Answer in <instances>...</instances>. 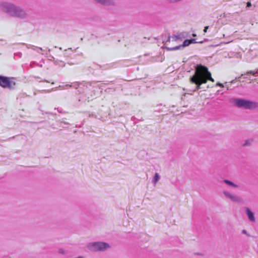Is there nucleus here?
<instances>
[{
  "label": "nucleus",
  "mask_w": 258,
  "mask_h": 258,
  "mask_svg": "<svg viewBox=\"0 0 258 258\" xmlns=\"http://www.w3.org/2000/svg\"><path fill=\"white\" fill-rule=\"evenodd\" d=\"M208 80L213 82H214V80L212 78L211 74L208 71V68L201 64L197 65L196 68L195 74L189 78L190 82L197 85L193 92L200 89L201 85L206 83Z\"/></svg>",
  "instance_id": "1"
},
{
  "label": "nucleus",
  "mask_w": 258,
  "mask_h": 258,
  "mask_svg": "<svg viewBox=\"0 0 258 258\" xmlns=\"http://www.w3.org/2000/svg\"><path fill=\"white\" fill-rule=\"evenodd\" d=\"M0 12L20 19H24L28 17L26 12L21 7L7 1L0 2Z\"/></svg>",
  "instance_id": "2"
},
{
  "label": "nucleus",
  "mask_w": 258,
  "mask_h": 258,
  "mask_svg": "<svg viewBox=\"0 0 258 258\" xmlns=\"http://www.w3.org/2000/svg\"><path fill=\"white\" fill-rule=\"evenodd\" d=\"M234 105L238 107L248 110L258 108V102L245 99L235 98L233 99Z\"/></svg>",
  "instance_id": "3"
},
{
  "label": "nucleus",
  "mask_w": 258,
  "mask_h": 258,
  "mask_svg": "<svg viewBox=\"0 0 258 258\" xmlns=\"http://www.w3.org/2000/svg\"><path fill=\"white\" fill-rule=\"evenodd\" d=\"M86 247L91 251H104L110 247V245L105 242H93L89 243Z\"/></svg>",
  "instance_id": "4"
},
{
  "label": "nucleus",
  "mask_w": 258,
  "mask_h": 258,
  "mask_svg": "<svg viewBox=\"0 0 258 258\" xmlns=\"http://www.w3.org/2000/svg\"><path fill=\"white\" fill-rule=\"evenodd\" d=\"M16 79L13 77L0 76V86L3 88L14 90L16 88Z\"/></svg>",
  "instance_id": "5"
},
{
  "label": "nucleus",
  "mask_w": 258,
  "mask_h": 258,
  "mask_svg": "<svg viewBox=\"0 0 258 258\" xmlns=\"http://www.w3.org/2000/svg\"><path fill=\"white\" fill-rule=\"evenodd\" d=\"M222 194L226 200H229L232 202L242 203L243 202L242 198L226 190H223L222 191Z\"/></svg>",
  "instance_id": "6"
},
{
  "label": "nucleus",
  "mask_w": 258,
  "mask_h": 258,
  "mask_svg": "<svg viewBox=\"0 0 258 258\" xmlns=\"http://www.w3.org/2000/svg\"><path fill=\"white\" fill-rule=\"evenodd\" d=\"M97 4L103 6L115 7L116 6V3L115 0H93Z\"/></svg>",
  "instance_id": "7"
},
{
  "label": "nucleus",
  "mask_w": 258,
  "mask_h": 258,
  "mask_svg": "<svg viewBox=\"0 0 258 258\" xmlns=\"http://www.w3.org/2000/svg\"><path fill=\"white\" fill-rule=\"evenodd\" d=\"M244 209L245 211V214L248 220L251 222H255V218L254 217V215L253 212L251 210V209L247 207H244Z\"/></svg>",
  "instance_id": "8"
},
{
  "label": "nucleus",
  "mask_w": 258,
  "mask_h": 258,
  "mask_svg": "<svg viewBox=\"0 0 258 258\" xmlns=\"http://www.w3.org/2000/svg\"><path fill=\"white\" fill-rule=\"evenodd\" d=\"M190 44V41L188 39H186L184 41L182 45H179L173 47H166V49L168 50H176L180 49L182 48L188 46Z\"/></svg>",
  "instance_id": "9"
},
{
  "label": "nucleus",
  "mask_w": 258,
  "mask_h": 258,
  "mask_svg": "<svg viewBox=\"0 0 258 258\" xmlns=\"http://www.w3.org/2000/svg\"><path fill=\"white\" fill-rule=\"evenodd\" d=\"M184 37V34L182 33H177L172 36V40L177 41L178 40H182Z\"/></svg>",
  "instance_id": "10"
},
{
  "label": "nucleus",
  "mask_w": 258,
  "mask_h": 258,
  "mask_svg": "<svg viewBox=\"0 0 258 258\" xmlns=\"http://www.w3.org/2000/svg\"><path fill=\"white\" fill-rule=\"evenodd\" d=\"M223 182L226 183V184L228 185L229 186H230L233 187L237 188L238 187V185L234 182L228 180V179H224L223 180Z\"/></svg>",
  "instance_id": "11"
},
{
  "label": "nucleus",
  "mask_w": 258,
  "mask_h": 258,
  "mask_svg": "<svg viewBox=\"0 0 258 258\" xmlns=\"http://www.w3.org/2000/svg\"><path fill=\"white\" fill-rule=\"evenodd\" d=\"M160 179V176L158 173H156L153 177L152 182L154 185H156L158 181Z\"/></svg>",
  "instance_id": "12"
},
{
  "label": "nucleus",
  "mask_w": 258,
  "mask_h": 258,
  "mask_svg": "<svg viewBox=\"0 0 258 258\" xmlns=\"http://www.w3.org/2000/svg\"><path fill=\"white\" fill-rule=\"evenodd\" d=\"M258 74V69H256L255 71H249L248 72H247L245 74H244V75H249V74H251V75H252L254 76H256V74ZM244 74H241V76H243Z\"/></svg>",
  "instance_id": "13"
},
{
  "label": "nucleus",
  "mask_w": 258,
  "mask_h": 258,
  "mask_svg": "<svg viewBox=\"0 0 258 258\" xmlns=\"http://www.w3.org/2000/svg\"><path fill=\"white\" fill-rule=\"evenodd\" d=\"M253 142L252 139L247 140L244 142L243 144V146H250Z\"/></svg>",
  "instance_id": "14"
},
{
  "label": "nucleus",
  "mask_w": 258,
  "mask_h": 258,
  "mask_svg": "<svg viewBox=\"0 0 258 258\" xmlns=\"http://www.w3.org/2000/svg\"><path fill=\"white\" fill-rule=\"evenodd\" d=\"M57 90V88H53L50 90H43L42 91V92H45V93H50L51 91H56Z\"/></svg>",
  "instance_id": "15"
},
{
  "label": "nucleus",
  "mask_w": 258,
  "mask_h": 258,
  "mask_svg": "<svg viewBox=\"0 0 258 258\" xmlns=\"http://www.w3.org/2000/svg\"><path fill=\"white\" fill-rule=\"evenodd\" d=\"M23 44L24 45H26L27 48L28 49L31 48H32L33 49H34V48L35 47V46L32 45L31 44H25V43H23Z\"/></svg>",
  "instance_id": "16"
},
{
  "label": "nucleus",
  "mask_w": 258,
  "mask_h": 258,
  "mask_svg": "<svg viewBox=\"0 0 258 258\" xmlns=\"http://www.w3.org/2000/svg\"><path fill=\"white\" fill-rule=\"evenodd\" d=\"M58 252L59 253H61V254H64L66 253V251L64 249H62V248H60V249H58Z\"/></svg>",
  "instance_id": "17"
},
{
  "label": "nucleus",
  "mask_w": 258,
  "mask_h": 258,
  "mask_svg": "<svg viewBox=\"0 0 258 258\" xmlns=\"http://www.w3.org/2000/svg\"><path fill=\"white\" fill-rule=\"evenodd\" d=\"M57 63H58L57 65H59V66H62V67L64 66V63H63V62H62L61 61H59L58 60H57Z\"/></svg>",
  "instance_id": "18"
},
{
  "label": "nucleus",
  "mask_w": 258,
  "mask_h": 258,
  "mask_svg": "<svg viewBox=\"0 0 258 258\" xmlns=\"http://www.w3.org/2000/svg\"><path fill=\"white\" fill-rule=\"evenodd\" d=\"M52 60L53 61L54 64L57 65L58 64L57 63V59H55V58L54 57H52Z\"/></svg>",
  "instance_id": "19"
},
{
  "label": "nucleus",
  "mask_w": 258,
  "mask_h": 258,
  "mask_svg": "<svg viewBox=\"0 0 258 258\" xmlns=\"http://www.w3.org/2000/svg\"><path fill=\"white\" fill-rule=\"evenodd\" d=\"M69 87H71V86H70V85H66L64 86H59L58 87H60H60H62V89H68V88Z\"/></svg>",
  "instance_id": "20"
},
{
  "label": "nucleus",
  "mask_w": 258,
  "mask_h": 258,
  "mask_svg": "<svg viewBox=\"0 0 258 258\" xmlns=\"http://www.w3.org/2000/svg\"><path fill=\"white\" fill-rule=\"evenodd\" d=\"M242 233L248 236H249V234L247 233V231L245 229L242 230Z\"/></svg>",
  "instance_id": "21"
},
{
  "label": "nucleus",
  "mask_w": 258,
  "mask_h": 258,
  "mask_svg": "<svg viewBox=\"0 0 258 258\" xmlns=\"http://www.w3.org/2000/svg\"><path fill=\"white\" fill-rule=\"evenodd\" d=\"M189 41H190V44L191 43H197V42L196 41V39H191L189 40Z\"/></svg>",
  "instance_id": "22"
},
{
  "label": "nucleus",
  "mask_w": 258,
  "mask_h": 258,
  "mask_svg": "<svg viewBox=\"0 0 258 258\" xmlns=\"http://www.w3.org/2000/svg\"><path fill=\"white\" fill-rule=\"evenodd\" d=\"M216 86H220V87H224L223 85L222 84L219 83V82L217 83Z\"/></svg>",
  "instance_id": "23"
},
{
  "label": "nucleus",
  "mask_w": 258,
  "mask_h": 258,
  "mask_svg": "<svg viewBox=\"0 0 258 258\" xmlns=\"http://www.w3.org/2000/svg\"><path fill=\"white\" fill-rule=\"evenodd\" d=\"M251 6V3L250 2H248L247 3H246V7L247 8H249Z\"/></svg>",
  "instance_id": "24"
},
{
  "label": "nucleus",
  "mask_w": 258,
  "mask_h": 258,
  "mask_svg": "<svg viewBox=\"0 0 258 258\" xmlns=\"http://www.w3.org/2000/svg\"><path fill=\"white\" fill-rule=\"evenodd\" d=\"M208 28H209V26H206V27L204 28V32L205 33L207 32V30L208 29Z\"/></svg>",
  "instance_id": "25"
},
{
  "label": "nucleus",
  "mask_w": 258,
  "mask_h": 258,
  "mask_svg": "<svg viewBox=\"0 0 258 258\" xmlns=\"http://www.w3.org/2000/svg\"><path fill=\"white\" fill-rule=\"evenodd\" d=\"M38 49L40 50H43V49L41 47H39Z\"/></svg>",
  "instance_id": "26"
},
{
  "label": "nucleus",
  "mask_w": 258,
  "mask_h": 258,
  "mask_svg": "<svg viewBox=\"0 0 258 258\" xmlns=\"http://www.w3.org/2000/svg\"><path fill=\"white\" fill-rule=\"evenodd\" d=\"M43 81L46 82H47V83H49V81H46V80H44Z\"/></svg>",
  "instance_id": "27"
},
{
  "label": "nucleus",
  "mask_w": 258,
  "mask_h": 258,
  "mask_svg": "<svg viewBox=\"0 0 258 258\" xmlns=\"http://www.w3.org/2000/svg\"><path fill=\"white\" fill-rule=\"evenodd\" d=\"M240 77H238V78H236V79H240Z\"/></svg>",
  "instance_id": "28"
},
{
  "label": "nucleus",
  "mask_w": 258,
  "mask_h": 258,
  "mask_svg": "<svg viewBox=\"0 0 258 258\" xmlns=\"http://www.w3.org/2000/svg\"><path fill=\"white\" fill-rule=\"evenodd\" d=\"M198 255H202V254L198 253Z\"/></svg>",
  "instance_id": "29"
}]
</instances>
